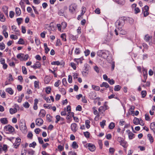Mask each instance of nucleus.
<instances>
[{
	"mask_svg": "<svg viewBox=\"0 0 155 155\" xmlns=\"http://www.w3.org/2000/svg\"><path fill=\"white\" fill-rule=\"evenodd\" d=\"M33 135L32 132H29L27 135V137L28 138L31 139H32Z\"/></svg>",
	"mask_w": 155,
	"mask_h": 155,
	"instance_id": "44",
	"label": "nucleus"
},
{
	"mask_svg": "<svg viewBox=\"0 0 155 155\" xmlns=\"http://www.w3.org/2000/svg\"><path fill=\"white\" fill-rule=\"evenodd\" d=\"M140 120L138 118L134 117L133 120V123L135 125H138L140 123Z\"/></svg>",
	"mask_w": 155,
	"mask_h": 155,
	"instance_id": "22",
	"label": "nucleus"
},
{
	"mask_svg": "<svg viewBox=\"0 0 155 155\" xmlns=\"http://www.w3.org/2000/svg\"><path fill=\"white\" fill-rule=\"evenodd\" d=\"M97 96V94L95 92H91L88 94V97L91 99H95Z\"/></svg>",
	"mask_w": 155,
	"mask_h": 155,
	"instance_id": "8",
	"label": "nucleus"
},
{
	"mask_svg": "<svg viewBox=\"0 0 155 155\" xmlns=\"http://www.w3.org/2000/svg\"><path fill=\"white\" fill-rule=\"evenodd\" d=\"M27 153L29 155H33L35 153V151L32 150H29L28 151Z\"/></svg>",
	"mask_w": 155,
	"mask_h": 155,
	"instance_id": "52",
	"label": "nucleus"
},
{
	"mask_svg": "<svg viewBox=\"0 0 155 155\" xmlns=\"http://www.w3.org/2000/svg\"><path fill=\"white\" fill-rule=\"evenodd\" d=\"M126 132L128 134V137L130 139H132L134 138V134L130 131V130H126Z\"/></svg>",
	"mask_w": 155,
	"mask_h": 155,
	"instance_id": "13",
	"label": "nucleus"
},
{
	"mask_svg": "<svg viewBox=\"0 0 155 155\" xmlns=\"http://www.w3.org/2000/svg\"><path fill=\"white\" fill-rule=\"evenodd\" d=\"M15 11L16 14L17 15L19 16L21 14V10L18 7H16L15 8Z\"/></svg>",
	"mask_w": 155,
	"mask_h": 155,
	"instance_id": "23",
	"label": "nucleus"
},
{
	"mask_svg": "<svg viewBox=\"0 0 155 155\" xmlns=\"http://www.w3.org/2000/svg\"><path fill=\"white\" fill-rule=\"evenodd\" d=\"M50 80L51 79L48 76H46L45 78V82L46 84H48L50 82Z\"/></svg>",
	"mask_w": 155,
	"mask_h": 155,
	"instance_id": "32",
	"label": "nucleus"
},
{
	"mask_svg": "<svg viewBox=\"0 0 155 155\" xmlns=\"http://www.w3.org/2000/svg\"><path fill=\"white\" fill-rule=\"evenodd\" d=\"M120 145L124 147H127L126 142L123 140L122 142H121L120 143Z\"/></svg>",
	"mask_w": 155,
	"mask_h": 155,
	"instance_id": "41",
	"label": "nucleus"
},
{
	"mask_svg": "<svg viewBox=\"0 0 155 155\" xmlns=\"http://www.w3.org/2000/svg\"><path fill=\"white\" fill-rule=\"evenodd\" d=\"M111 38V36L110 35H108L105 38V40L107 41H109Z\"/></svg>",
	"mask_w": 155,
	"mask_h": 155,
	"instance_id": "45",
	"label": "nucleus"
},
{
	"mask_svg": "<svg viewBox=\"0 0 155 155\" xmlns=\"http://www.w3.org/2000/svg\"><path fill=\"white\" fill-rule=\"evenodd\" d=\"M36 145V143L35 142H33L32 143H30L29 144V146L30 147L35 148Z\"/></svg>",
	"mask_w": 155,
	"mask_h": 155,
	"instance_id": "55",
	"label": "nucleus"
},
{
	"mask_svg": "<svg viewBox=\"0 0 155 155\" xmlns=\"http://www.w3.org/2000/svg\"><path fill=\"white\" fill-rule=\"evenodd\" d=\"M106 120H103L102 122H100V125L102 128H104V125H105Z\"/></svg>",
	"mask_w": 155,
	"mask_h": 155,
	"instance_id": "47",
	"label": "nucleus"
},
{
	"mask_svg": "<svg viewBox=\"0 0 155 155\" xmlns=\"http://www.w3.org/2000/svg\"><path fill=\"white\" fill-rule=\"evenodd\" d=\"M84 135L87 138H89L90 137V133L88 131L84 132Z\"/></svg>",
	"mask_w": 155,
	"mask_h": 155,
	"instance_id": "54",
	"label": "nucleus"
},
{
	"mask_svg": "<svg viewBox=\"0 0 155 155\" xmlns=\"http://www.w3.org/2000/svg\"><path fill=\"white\" fill-rule=\"evenodd\" d=\"M36 125H37L38 126H40L43 124V121L41 118H38L36 119Z\"/></svg>",
	"mask_w": 155,
	"mask_h": 155,
	"instance_id": "10",
	"label": "nucleus"
},
{
	"mask_svg": "<svg viewBox=\"0 0 155 155\" xmlns=\"http://www.w3.org/2000/svg\"><path fill=\"white\" fill-rule=\"evenodd\" d=\"M64 10L63 9H61L58 12V14L60 16L64 15Z\"/></svg>",
	"mask_w": 155,
	"mask_h": 155,
	"instance_id": "37",
	"label": "nucleus"
},
{
	"mask_svg": "<svg viewBox=\"0 0 155 155\" xmlns=\"http://www.w3.org/2000/svg\"><path fill=\"white\" fill-rule=\"evenodd\" d=\"M4 129L6 131H8L10 133L13 132L15 130L14 128L10 125H8L5 126Z\"/></svg>",
	"mask_w": 155,
	"mask_h": 155,
	"instance_id": "5",
	"label": "nucleus"
},
{
	"mask_svg": "<svg viewBox=\"0 0 155 155\" xmlns=\"http://www.w3.org/2000/svg\"><path fill=\"white\" fill-rule=\"evenodd\" d=\"M51 88L50 87H47L46 89V93L48 94H49L51 92Z\"/></svg>",
	"mask_w": 155,
	"mask_h": 155,
	"instance_id": "57",
	"label": "nucleus"
},
{
	"mask_svg": "<svg viewBox=\"0 0 155 155\" xmlns=\"http://www.w3.org/2000/svg\"><path fill=\"white\" fill-rule=\"evenodd\" d=\"M5 48V45L3 42L0 43V49L3 50Z\"/></svg>",
	"mask_w": 155,
	"mask_h": 155,
	"instance_id": "51",
	"label": "nucleus"
},
{
	"mask_svg": "<svg viewBox=\"0 0 155 155\" xmlns=\"http://www.w3.org/2000/svg\"><path fill=\"white\" fill-rule=\"evenodd\" d=\"M7 150V146L6 144H2L0 143V153L2 151L6 152Z\"/></svg>",
	"mask_w": 155,
	"mask_h": 155,
	"instance_id": "7",
	"label": "nucleus"
},
{
	"mask_svg": "<svg viewBox=\"0 0 155 155\" xmlns=\"http://www.w3.org/2000/svg\"><path fill=\"white\" fill-rule=\"evenodd\" d=\"M150 37L148 35H145L144 38V39L146 41H148L149 40Z\"/></svg>",
	"mask_w": 155,
	"mask_h": 155,
	"instance_id": "58",
	"label": "nucleus"
},
{
	"mask_svg": "<svg viewBox=\"0 0 155 155\" xmlns=\"http://www.w3.org/2000/svg\"><path fill=\"white\" fill-rule=\"evenodd\" d=\"M51 64L52 65H59L60 64V63L59 61H56L51 62Z\"/></svg>",
	"mask_w": 155,
	"mask_h": 155,
	"instance_id": "39",
	"label": "nucleus"
},
{
	"mask_svg": "<svg viewBox=\"0 0 155 155\" xmlns=\"http://www.w3.org/2000/svg\"><path fill=\"white\" fill-rule=\"evenodd\" d=\"M72 147L73 149H76L78 147V146L76 142L74 141L72 143Z\"/></svg>",
	"mask_w": 155,
	"mask_h": 155,
	"instance_id": "27",
	"label": "nucleus"
},
{
	"mask_svg": "<svg viewBox=\"0 0 155 155\" xmlns=\"http://www.w3.org/2000/svg\"><path fill=\"white\" fill-rule=\"evenodd\" d=\"M35 65L38 68H39L41 66V64L39 61H37L35 64Z\"/></svg>",
	"mask_w": 155,
	"mask_h": 155,
	"instance_id": "62",
	"label": "nucleus"
},
{
	"mask_svg": "<svg viewBox=\"0 0 155 155\" xmlns=\"http://www.w3.org/2000/svg\"><path fill=\"white\" fill-rule=\"evenodd\" d=\"M6 91L7 92L11 95L13 93V90L10 87L7 88L6 90Z\"/></svg>",
	"mask_w": 155,
	"mask_h": 155,
	"instance_id": "26",
	"label": "nucleus"
},
{
	"mask_svg": "<svg viewBox=\"0 0 155 155\" xmlns=\"http://www.w3.org/2000/svg\"><path fill=\"white\" fill-rule=\"evenodd\" d=\"M87 147H88L89 150L91 152L94 151L95 150V146L92 144H88Z\"/></svg>",
	"mask_w": 155,
	"mask_h": 155,
	"instance_id": "11",
	"label": "nucleus"
},
{
	"mask_svg": "<svg viewBox=\"0 0 155 155\" xmlns=\"http://www.w3.org/2000/svg\"><path fill=\"white\" fill-rule=\"evenodd\" d=\"M115 127V125L114 123L113 122L111 123L109 126V127L110 129H112L114 128V127Z\"/></svg>",
	"mask_w": 155,
	"mask_h": 155,
	"instance_id": "50",
	"label": "nucleus"
},
{
	"mask_svg": "<svg viewBox=\"0 0 155 155\" xmlns=\"http://www.w3.org/2000/svg\"><path fill=\"white\" fill-rule=\"evenodd\" d=\"M141 95H142V97H144L146 96V95L147 94L146 91H141Z\"/></svg>",
	"mask_w": 155,
	"mask_h": 155,
	"instance_id": "60",
	"label": "nucleus"
},
{
	"mask_svg": "<svg viewBox=\"0 0 155 155\" xmlns=\"http://www.w3.org/2000/svg\"><path fill=\"white\" fill-rule=\"evenodd\" d=\"M21 142V139L19 137L16 138L15 142L14 143V147L17 149L20 145Z\"/></svg>",
	"mask_w": 155,
	"mask_h": 155,
	"instance_id": "6",
	"label": "nucleus"
},
{
	"mask_svg": "<svg viewBox=\"0 0 155 155\" xmlns=\"http://www.w3.org/2000/svg\"><path fill=\"white\" fill-rule=\"evenodd\" d=\"M2 9L3 10V11L4 12L5 14L6 15H8V8L7 6H3L2 7Z\"/></svg>",
	"mask_w": 155,
	"mask_h": 155,
	"instance_id": "20",
	"label": "nucleus"
},
{
	"mask_svg": "<svg viewBox=\"0 0 155 155\" xmlns=\"http://www.w3.org/2000/svg\"><path fill=\"white\" fill-rule=\"evenodd\" d=\"M22 69L23 73L25 74H26L27 72L26 68L25 67L23 66L22 67Z\"/></svg>",
	"mask_w": 155,
	"mask_h": 155,
	"instance_id": "53",
	"label": "nucleus"
},
{
	"mask_svg": "<svg viewBox=\"0 0 155 155\" xmlns=\"http://www.w3.org/2000/svg\"><path fill=\"white\" fill-rule=\"evenodd\" d=\"M109 52L108 51L104 50L102 57L105 59L107 58V61H108L109 60H108L109 58L108 55L109 54Z\"/></svg>",
	"mask_w": 155,
	"mask_h": 155,
	"instance_id": "9",
	"label": "nucleus"
},
{
	"mask_svg": "<svg viewBox=\"0 0 155 155\" xmlns=\"http://www.w3.org/2000/svg\"><path fill=\"white\" fill-rule=\"evenodd\" d=\"M44 107L46 108H48V109H51V106L50 104H44L43 105Z\"/></svg>",
	"mask_w": 155,
	"mask_h": 155,
	"instance_id": "48",
	"label": "nucleus"
},
{
	"mask_svg": "<svg viewBox=\"0 0 155 155\" xmlns=\"http://www.w3.org/2000/svg\"><path fill=\"white\" fill-rule=\"evenodd\" d=\"M147 137L151 143H152L153 142V139L151 134H148L147 135Z\"/></svg>",
	"mask_w": 155,
	"mask_h": 155,
	"instance_id": "28",
	"label": "nucleus"
},
{
	"mask_svg": "<svg viewBox=\"0 0 155 155\" xmlns=\"http://www.w3.org/2000/svg\"><path fill=\"white\" fill-rule=\"evenodd\" d=\"M0 121L1 123L4 124H6L8 123V121L6 118H2L0 119Z\"/></svg>",
	"mask_w": 155,
	"mask_h": 155,
	"instance_id": "21",
	"label": "nucleus"
},
{
	"mask_svg": "<svg viewBox=\"0 0 155 155\" xmlns=\"http://www.w3.org/2000/svg\"><path fill=\"white\" fill-rule=\"evenodd\" d=\"M104 50H99L97 53V55L99 57H102Z\"/></svg>",
	"mask_w": 155,
	"mask_h": 155,
	"instance_id": "33",
	"label": "nucleus"
},
{
	"mask_svg": "<svg viewBox=\"0 0 155 155\" xmlns=\"http://www.w3.org/2000/svg\"><path fill=\"white\" fill-rule=\"evenodd\" d=\"M77 8V5L75 3H73L71 4L69 7V12L72 14H74Z\"/></svg>",
	"mask_w": 155,
	"mask_h": 155,
	"instance_id": "4",
	"label": "nucleus"
},
{
	"mask_svg": "<svg viewBox=\"0 0 155 155\" xmlns=\"http://www.w3.org/2000/svg\"><path fill=\"white\" fill-rule=\"evenodd\" d=\"M126 18L124 17L120 18L115 23V25L117 28H118V30L119 29H121L122 27L124 26V24Z\"/></svg>",
	"mask_w": 155,
	"mask_h": 155,
	"instance_id": "1",
	"label": "nucleus"
},
{
	"mask_svg": "<svg viewBox=\"0 0 155 155\" xmlns=\"http://www.w3.org/2000/svg\"><path fill=\"white\" fill-rule=\"evenodd\" d=\"M34 86L35 88H39V82L38 81H35L34 82Z\"/></svg>",
	"mask_w": 155,
	"mask_h": 155,
	"instance_id": "49",
	"label": "nucleus"
},
{
	"mask_svg": "<svg viewBox=\"0 0 155 155\" xmlns=\"http://www.w3.org/2000/svg\"><path fill=\"white\" fill-rule=\"evenodd\" d=\"M77 125L76 123L72 124L71 125V130L74 132H75L77 130Z\"/></svg>",
	"mask_w": 155,
	"mask_h": 155,
	"instance_id": "12",
	"label": "nucleus"
},
{
	"mask_svg": "<svg viewBox=\"0 0 155 155\" xmlns=\"http://www.w3.org/2000/svg\"><path fill=\"white\" fill-rule=\"evenodd\" d=\"M142 71L144 78L145 79H147V70L145 68H143Z\"/></svg>",
	"mask_w": 155,
	"mask_h": 155,
	"instance_id": "15",
	"label": "nucleus"
},
{
	"mask_svg": "<svg viewBox=\"0 0 155 155\" xmlns=\"http://www.w3.org/2000/svg\"><path fill=\"white\" fill-rule=\"evenodd\" d=\"M19 127L20 130L23 133L26 131L27 127L25 126V123L23 120H21L20 122Z\"/></svg>",
	"mask_w": 155,
	"mask_h": 155,
	"instance_id": "2",
	"label": "nucleus"
},
{
	"mask_svg": "<svg viewBox=\"0 0 155 155\" xmlns=\"http://www.w3.org/2000/svg\"><path fill=\"white\" fill-rule=\"evenodd\" d=\"M46 114V111L44 109H41L39 113V115L40 117H44Z\"/></svg>",
	"mask_w": 155,
	"mask_h": 155,
	"instance_id": "14",
	"label": "nucleus"
},
{
	"mask_svg": "<svg viewBox=\"0 0 155 155\" xmlns=\"http://www.w3.org/2000/svg\"><path fill=\"white\" fill-rule=\"evenodd\" d=\"M92 109L93 110V113L95 115H97V116L99 117V113H98L97 110L96 109V107H93L92 108Z\"/></svg>",
	"mask_w": 155,
	"mask_h": 155,
	"instance_id": "17",
	"label": "nucleus"
},
{
	"mask_svg": "<svg viewBox=\"0 0 155 155\" xmlns=\"http://www.w3.org/2000/svg\"><path fill=\"white\" fill-rule=\"evenodd\" d=\"M101 87H105L106 88L110 87L109 85L106 82H104L100 85Z\"/></svg>",
	"mask_w": 155,
	"mask_h": 155,
	"instance_id": "18",
	"label": "nucleus"
},
{
	"mask_svg": "<svg viewBox=\"0 0 155 155\" xmlns=\"http://www.w3.org/2000/svg\"><path fill=\"white\" fill-rule=\"evenodd\" d=\"M17 111V110L16 108H10L9 109V112L11 114H13L16 113Z\"/></svg>",
	"mask_w": 155,
	"mask_h": 155,
	"instance_id": "24",
	"label": "nucleus"
},
{
	"mask_svg": "<svg viewBox=\"0 0 155 155\" xmlns=\"http://www.w3.org/2000/svg\"><path fill=\"white\" fill-rule=\"evenodd\" d=\"M108 107L107 105L105 103L103 106H101L98 108V110L99 114H103V112L108 109Z\"/></svg>",
	"mask_w": 155,
	"mask_h": 155,
	"instance_id": "3",
	"label": "nucleus"
},
{
	"mask_svg": "<svg viewBox=\"0 0 155 155\" xmlns=\"http://www.w3.org/2000/svg\"><path fill=\"white\" fill-rule=\"evenodd\" d=\"M84 53L85 54V56H87L90 54V51L88 49L84 51Z\"/></svg>",
	"mask_w": 155,
	"mask_h": 155,
	"instance_id": "61",
	"label": "nucleus"
},
{
	"mask_svg": "<svg viewBox=\"0 0 155 155\" xmlns=\"http://www.w3.org/2000/svg\"><path fill=\"white\" fill-rule=\"evenodd\" d=\"M24 56V54L22 53H19L17 56L18 58L21 61H23V58Z\"/></svg>",
	"mask_w": 155,
	"mask_h": 155,
	"instance_id": "19",
	"label": "nucleus"
},
{
	"mask_svg": "<svg viewBox=\"0 0 155 155\" xmlns=\"http://www.w3.org/2000/svg\"><path fill=\"white\" fill-rule=\"evenodd\" d=\"M80 51L79 48H76L75 50V53L77 54H78L80 53Z\"/></svg>",
	"mask_w": 155,
	"mask_h": 155,
	"instance_id": "64",
	"label": "nucleus"
},
{
	"mask_svg": "<svg viewBox=\"0 0 155 155\" xmlns=\"http://www.w3.org/2000/svg\"><path fill=\"white\" fill-rule=\"evenodd\" d=\"M22 19L21 18H19L17 19L16 21L18 22V25H19L21 24V21H22Z\"/></svg>",
	"mask_w": 155,
	"mask_h": 155,
	"instance_id": "63",
	"label": "nucleus"
},
{
	"mask_svg": "<svg viewBox=\"0 0 155 155\" xmlns=\"http://www.w3.org/2000/svg\"><path fill=\"white\" fill-rule=\"evenodd\" d=\"M23 106L25 108H27L29 107L30 105L28 102H25L23 104Z\"/></svg>",
	"mask_w": 155,
	"mask_h": 155,
	"instance_id": "46",
	"label": "nucleus"
},
{
	"mask_svg": "<svg viewBox=\"0 0 155 155\" xmlns=\"http://www.w3.org/2000/svg\"><path fill=\"white\" fill-rule=\"evenodd\" d=\"M12 30L14 31L17 32L16 34H18L19 33V31L18 30H16V27L15 25H12Z\"/></svg>",
	"mask_w": 155,
	"mask_h": 155,
	"instance_id": "38",
	"label": "nucleus"
},
{
	"mask_svg": "<svg viewBox=\"0 0 155 155\" xmlns=\"http://www.w3.org/2000/svg\"><path fill=\"white\" fill-rule=\"evenodd\" d=\"M18 43L19 44L23 45L24 44V41L22 39L20 38L18 42Z\"/></svg>",
	"mask_w": 155,
	"mask_h": 155,
	"instance_id": "56",
	"label": "nucleus"
},
{
	"mask_svg": "<svg viewBox=\"0 0 155 155\" xmlns=\"http://www.w3.org/2000/svg\"><path fill=\"white\" fill-rule=\"evenodd\" d=\"M118 31L119 34L122 35H125L127 33L126 31L122 29H119V30H118Z\"/></svg>",
	"mask_w": 155,
	"mask_h": 155,
	"instance_id": "30",
	"label": "nucleus"
},
{
	"mask_svg": "<svg viewBox=\"0 0 155 155\" xmlns=\"http://www.w3.org/2000/svg\"><path fill=\"white\" fill-rule=\"evenodd\" d=\"M151 130L153 131H155V122L152 123L150 124V126Z\"/></svg>",
	"mask_w": 155,
	"mask_h": 155,
	"instance_id": "29",
	"label": "nucleus"
},
{
	"mask_svg": "<svg viewBox=\"0 0 155 155\" xmlns=\"http://www.w3.org/2000/svg\"><path fill=\"white\" fill-rule=\"evenodd\" d=\"M61 37L62 38V40L66 41L67 40L66 39V35L65 33L62 34L61 35Z\"/></svg>",
	"mask_w": 155,
	"mask_h": 155,
	"instance_id": "31",
	"label": "nucleus"
},
{
	"mask_svg": "<svg viewBox=\"0 0 155 155\" xmlns=\"http://www.w3.org/2000/svg\"><path fill=\"white\" fill-rule=\"evenodd\" d=\"M107 81L108 83L111 85H113L115 83L113 79H110L109 78L107 79Z\"/></svg>",
	"mask_w": 155,
	"mask_h": 155,
	"instance_id": "40",
	"label": "nucleus"
},
{
	"mask_svg": "<svg viewBox=\"0 0 155 155\" xmlns=\"http://www.w3.org/2000/svg\"><path fill=\"white\" fill-rule=\"evenodd\" d=\"M108 61L109 63L111 64V65H112V70H113L114 69V67H115L114 62L112 61V58H111V60H109Z\"/></svg>",
	"mask_w": 155,
	"mask_h": 155,
	"instance_id": "25",
	"label": "nucleus"
},
{
	"mask_svg": "<svg viewBox=\"0 0 155 155\" xmlns=\"http://www.w3.org/2000/svg\"><path fill=\"white\" fill-rule=\"evenodd\" d=\"M85 125L86 127L87 128H89L90 127L89 124L90 123V121L89 120H86L85 122Z\"/></svg>",
	"mask_w": 155,
	"mask_h": 155,
	"instance_id": "35",
	"label": "nucleus"
},
{
	"mask_svg": "<svg viewBox=\"0 0 155 155\" xmlns=\"http://www.w3.org/2000/svg\"><path fill=\"white\" fill-rule=\"evenodd\" d=\"M92 87L93 89L96 91H99L100 89V87L98 86L93 85L92 86Z\"/></svg>",
	"mask_w": 155,
	"mask_h": 155,
	"instance_id": "42",
	"label": "nucleus"
},
{
	"mask_svg": "<svg viewBox=\"0 0 155 155\" xmlns=\"http://www.w3.org/2000/svg\"><path fill=\"white\" fill-rule=\"evenodd\" d=\"M83 60V58H79L75 59H74V60L75 61H76L78 63L79 62H80V63L81 64L82 63V61Z\"/></svg>",
	"mask_w": 155,
	"mask_h": 155,
	"instance_id": "34",
	"label": "nucleus"
},
{
	"mask_svg": "<svg viewBox=\"0 0 155 155\" xmlns=\"http://www.w3.org/2000/svg\"><path fill=\"white\" fill-rule=\"evenodd\" d=\"M5 20V18L4 17L3 15L0 14V20L2 22H4Z\"/></svg>",
	"mask_w": 155,
	"mask_h": 155,
	"instance_id": "43",
	"label": "nucleus"
},
{
	"mask_svg": "<svg viewBox=\"0 0 155 155\" xmlns=\"http://www.w3.org/2000/svg\"><path fill=\"white\" fill-rule=\"evenodd\" d=\"M38 102V100L37 99H35L34 100V103L33 106V108L35 110H37L38 109L37 104Z\"/></svg>",
	"mask_w": 155,
	"mask_h": 155,
	"instance_id": "16",
	"label": "nucleus"
},
{
	"mask_svg": "<svg viewBox=\"0 0 155 155\" xmlns=\"http://www.w3.org/2000/svg\"><path fill=\"white\" fill-rule=\"evenodd\" d=\"M38 140L39 143L41 144H42L44 143L42 138L41 137H38Z\"/></svg>",
	"mask_w": 155,
	"mask_h": 155,
	"instance_id": "59",
	"label": "nucleus"
},
{
	"mask_svg": "<svg viewBox=\"0 0 155 155\" xmlns=\"http://www.w3.org/2000/svg\"><path fill=\"white\" fill-rule=\"evenodd\" d=\"M121 87L120 86L117 85L115 86L114 89V90L115 91H118L120 90Z\"/></svg>",
	"mask_w": 155,
	"mask_h": 155,
	"instance_id": "36",
	"label": "nucleus"
}]
</instances>
